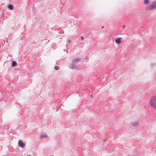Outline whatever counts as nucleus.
Listing matches in <instances>:
<instances>
[{
    "label": "nucleus",
    "instance_id": "423d86ee",
    "mask_svg": "<svg viewBox=\"0 0 156 156\" xmlns=\"http://www.w3.org/2000/svg\"><path fill=\"white\" fill-rule=\"evenodd\" d=\"M9 9L10 10H12L13 9V6L12 5H9Z\"/></svg>",
    "mask_w": 156,
    "mask_h": 156
},
{
    "label": "nucleus",
    "instance_id": "f03ea898",
    "mask_svg": "<svg viewBox=\"0 0 156 156\" xmlns=\"http://www.w3.org/2000/svg\"><path fill=\"white\" fill-rule=\"evenodd\" d=\"M156 8V3L153 2V3L151 5L147 8V9L149 10H151L154 9Z\"/></svg>",
    "mask_w": 156,
    "mask_h": 156
},
{
    "label": "nucleus",
    "instance_id": "f257e3e1",
    "mask_svg": "<svg viewBox=\"0 0 156 156\" xmlns=\"http://www.w3.org/2000/svg\"><path fill=\"white\" fill-rule=\"evenodd\" d=\"M151 106L156 108V98H154L151 100Z\"/></svg>",
    "mask_w": 156,
    "mask_h": 156
},
{
    "label": "nucleus",
    "instance_id": "7ed1b4c3",
    "mask_svg": "<svg viewBox=\"0 0 156 156\" xmlns=\"http://www.w3.org/2000/svg\"><path fill=\"white\" fill-rule=\"evenodd\" d=\"M18 145L20 147L22 148H23L25 147V144L20 140H19Z\"/></svg>",
    "mask_w": 156,
    "mask_h": 156
},
{
    "label": "nucleus",
    "instance_id": "f8f14e48",
    "mask_svg": "<svg viewBox=\"0 0 156 156\" xmlns=\"http://www.w3.org/2000/svg\"><path fill=\"white\" fill-rule=\"evenodd\" d=\"M76 60L75 61H77L78 60H77V59H75L74 60V61L75 62V60Z\"/></svg>",
    "mask_w": 156,
    "mask_h": 156
},
{
    "label": "nucleus",
    "instance_id": "9b49d317",
    "mask_svg": "<svg viewBox=\"0 0 156 156\" xmlns=\"http://www.w3.org/2000/svg\"><path fill=\"white\" fill-rule=\"evenodd\" d=\"M81 39L82 40H83V37H81Z\"/></svg>",
    "mask_w": 156,
    "mask_h": 156
},
{
    "label": "nucleus",
    "instance_id": "6e6552de",
    "mask_svg": "<svg viewBox=\"0 0 156 156\" xmlns=\"http://www.w3.org/2000/svg\"><path fill=\"white\" fill-rule=\"evenodd\" d=\"M144 2L145 4H148L149 3V1L148 0H144Z\"/></svg>",
    "mask_w": 156,
    "mask_h": 156
},
{
    "label": "nucleus",
    "instance_id": "1a4fd4ad",
    "mask_svg": "<svg viewBox=\"0 0 156 156\" xmlns=\"http://www.w3.org/2000/svg\"><path fill=\"white\" fill-rule=\"evenodd\" d=\"M47 136V135L45 134H43L42 135V137L43 138H45Z\"/></svg>",
    "mask_w": 156,
    "mask_h": 156
},
{
    "label": "nucleus",
    "instance_id": "ddd939ff",
    "mask_svg": "<svg viewBox=\"0 0 156 156\" xmlns=\"http://www.w3.org/2000/svg\"><path fill=\"white\" fill-rule=\"evenodd\" d=\"M104 27H102V28H103Z\"/></svg>",
    "mask_w": 156,
    "mask_h": 156
},
{
    "label": "nucleus",
    "instance_id": "20e7f679",
    "mask_svg": "<svg viewBox=\"0 0 156 156\" xmlns=\"http://www.w3.org/2000/svg\"><path fill=\"white\" fill-rule=\"evenodd\" d=\"M115 41L116 43L118 44H119L121 43V41L120 38L116 39Z\"/></svg>",
    "mask_w": 156,
    "mask_h": 156
},
{
    "label": "nucleus",
    "instance_id": "9d476101",
    "mask_svg": "<svg viewBox=\"0 0 156 156\" xmlns=\"http://www.w3.org/2000/svg\"><path fill=\"white\" fill-rule=\"evenodd\" d=\"M54 68L55 70H58V69L59 67L57 66H55Z\"/></svg>",
    "mask_w": 156,
    "mask_h": 156
},
{
    "label": "nucleus",
    "instance_id": "0eeeda50",
    "mask_svg": "<svg viewBox=\"0 0 156 156\" xmlns=\"http://www.w3.org/2000/svg\"><path fill=\"white\" fill-rule=\"evenodd\" d=\"M138 122H135L133 123L132 124V125L134 126H136L138 125Z\"/></svg>",
    "mask_w": 156,
    "mask_h": 156
},
{
    "label": "nucleus",
    "instance_id": "39448f33",
    "mask_svg": "<svg viewBox=\"0 0 156 156\" xmlns=\"http://www.w3.org/2000/svg\"><path fill=\"white\" fill-rule=\"evenodd\" d=\"M17 65V63L16 61H13L12 62V66L13 67Z\"/></svg>",
    "mask_w": 156,
    "mask_h": 156
}]
</instances>
